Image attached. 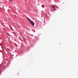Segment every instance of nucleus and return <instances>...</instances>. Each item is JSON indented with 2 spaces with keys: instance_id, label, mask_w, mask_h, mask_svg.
Returning <instances> with one entry per match:
<instances>
[{
  "instance_id": "1",
  "label": "nucleus",
  "mask_w": 78,
  "mask_h": 78,
  "mask_svg": "<svg viewBox=\"0 0 78 78\" xmlns=\"http://www.w3.org/2000/svg\"><path fill=\"white\" fill-rule=\"evenodd\" d=\"M27 20H28L30 22V24H32V25H33V26H34V25L35 23H34V22H33V21H32L31 20H30L28 18H27Z\"/></svg>"
},
{
  "instance_id": "2",
  "label": "nucleus",
  "mask_w": 78,
  "mask_h": 78,
  "mask_svg": "<svg viewBox=\"0 0 78 78\" xmlns=\"http://www.w3.org/2000/svg\"><path fill=\"white\" fill-rule=\"evenodd\" d=\"M52 8H53L54 9H56V8L54 7L53 6H52Z\"/></svg>"
},
{
  "instance_id": "3",
  "label": "nucleus",
  "mask_w": 78,
  "mask_h": 78,
  "mask_svg": "<svg viewBox=\"0 0 78 78\" xmlns=\"http://www.w3.org/2000/svg\"><path fill=\"white\" fill-rule=\"evenodd\" d=\"M19 39L21 41V40H22V39H21V37H19Z\"/></svg>"
},
{
  "instance_id": "4",
  "label": "nucleus",
  "mask_w": 78,
  "mask_h": 78,
  "mask_svg": "<svg viewBox=\"0 0 78 78\" xmlns=\"http://www.w3.org/2000/svg\"><path fill=\"white\" fill-rule=\"evenodd\" d=\"M42 8H44V7H45V6H44V5H42Z\"/></svg>"
},
{
  "instance_id": "5",
  "label": "nucleus",
  "mask_w": 78,
  "mask_h": 78,
  "mask_svg": "<svg viewBox=\"0 0 78 78\" xmlns=\"http://www.w3.org/2000/svg\"><path fill=\"white\" fill-rule=\"evenodd\" d=\"M11 1H12V0H10V2H11Z\"/></svg>"
}]
</instances>
